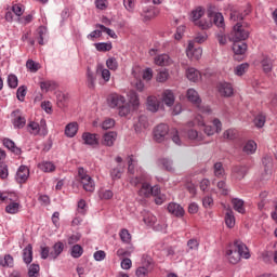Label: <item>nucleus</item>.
<instances>
[{
	"label": "nucleus",
	"mask_w": 277,
	"mask_h": 277,
	"mask_svg": "<svg viewBox=\"0 0 277 277\" xmlns=\"http://www.w3.org/2000/svg\"><path fill=\"white\" fill-rule=\"evenodd\" d=\"M248 68H250V64L242 63V64L236 66L234 72H235V75H237V77H242V75H246V72H248Z\"/></svg>",
	"instance_id": "nucleus-35"
},
{
	"label": "nucleus",
	"mask_w": 277,
	"mask_h": 277,
	"mask_svg": "<svg viewBox=\"0 0 277 277\" xmlns=\"http://www.w3.org/2000/svg\"><path fill=\"white\" fill-rule=\"evenodd\" d=\"M19 209H21V203H18L17 201H12L5 207L6 213H10L11 215L18 213Z\"/></svg>",
	"instance_id": "nucleus-34"
},
{
	"label": "nucleus",
	"mask_w": 277,
	"mask_h": 277,
	"mask_svg": "<svg viewBox=\"0 0 277 277\" xmlns=\"http://www.w3.org/2000/svg\"><path fill=\"white\" fill-rule=\"evenodd\" d=\"M265 121H266V117L263 114H259L254 118V124L255 127H258V129H263V127H265Z\"/></svg>",
	"instance_id": "nucleus-44"
},
{
	"label": "nucleus",
	"mask_w": 277,
	"mask_h": 277,
	"mask_svg": "<svg viewBox=\"0 0 277 277\" xmlns=\"http://www.w3.org/2000/svg\"><path fill=\"white\" fill-rule=\"evenodd\" d=\"M225 224L227 228H234L235 227V214L233 213V210L228 209L225 214Z\"/></svg>",
	"instance_id": "nucleus-31"
},
{
	"label": "nucleus",
	"mask_w": 277,
	"mask_h": 277,
	"mask_svg": "<svg viewBox=\"0 0 277 277\" xmlns=\"http://www.w3.org/2000/svg\"><path fill=\"white\" fill-rule=\"evenodd\" d=\"M12 12L15 14V16H23V14H25V9L22 4H14L12 6Z\"/></svg>",
	"instance_id": "nucleus-59"
},
{
	"label": "nucleus",
	"mask_w": 277,
	"mask_h": 277,
	"mask_svg": "<svg viewBox=\"0 0 277 277\" xmlns=\"http://www.w3.org/2000/svg\"><path fill=\"white\" fill-rule=\"evenodd\" d=\"M119 237L123 243H131V233H129V229H121Z\"/></svg>",
	"instance_id": "nucleus-41"
},
{
	"label": "nucleus",
	"mask_w": 277,
	"mask_h": 277,
	"mask_svg": "<svg viewBox=\"0 0 277 277\" xmlns=\"http://www.w3.org/2000/svg\"><path fill=\"white\" fill-rule=\"evenodd\" d=\"M40 88L45 92H53V90H57V82L51 80L43 81L40 82Z\"/></svg>",
	"instance_id": "nucleus-29"
},
{
	"label": "nucleus",
	"mask_w": 277,
	"mask_h": 277,
	"mask_svg": "<svg viewBox=\"0 0 277 277\" xmlns=\"http://www.w3.org/2000/svg\"><path fill=\"white\" fill-rule=\"evenodd\" d=\"M83 143L88 146H98V135L92 134L90 132H84L82 134Z\"/></svg>",
	"instance_id": "nucleus-9"
},
{
	"label": "nucleus",
	"mask_w": 277,
	"mask_h": 277,
	"mask_svg": "<svg viewBox=\"0 0 277 277\" xmlns=\"http://www.w3.org/2000/svg\"><path fill=\"white\" fill-rule=\"evenodd\" d=\"M62 252H64V242L58 241L52 247V251L50 252V259H52V261H55V259H57V256H60Z\"/></svg>",
	"instance_id": "nucleus-16"
},
{
	"label": "nucleus",
	"mask_w": 277,
	"mask_h": 277,
	"mask_svg": "<svg viewBox=\"0 0 277 277\" xmlns=\"http://www.w3.org/2000/svg\"><path fill=\"white\" fill-rule=\"evenodd\" d=\"M232 205L238 213H246V208H243V200L234 198L232 199Z\"/></svg>",
	"instance_id": "nucleus-33"
},
{
	"label": "nucleus",
	"mask_w": 277,
	"mask_h": 277,
	"mask_svg": "<svg viewBox=\"0 0 277 277\" xmlns=\"http://www.w3.org/2000/svg\"><path fill=\"white\" fill-rule=\"evenodd\" d=\"M8 83L10 88H18V77H16V75H9L8 77Z\"/></svg>",
	"instance_id": "nucleus-54"
},
{
	"label": "nucleus",
	"mask_w": 277,
	"mask_h": 277,
	"mask_svg": "<svg viewBox=\"0 0 277 277\" xmlns=\"http://www.w3.org/2000/svg\"><path fill=\"white\" fill-rule=\"evenodd\" d=\"M226 254L229 263H232V265H237V263L241 261V258L248 259L250 256V251H248L246 243L241 242V240H236L233 248L227 250Z\"/></svg>",
	"instance_id": "nucleus-1"
},
{
	"label": "nucleus",
	"mask_w": 277,
	"mask_h": 277,
	"mask_svg": "<svg viewBox=\"0 0 277 277\" xmlns=\"http://www.w3.org/2000/svg\"><path fill=\"white\" fill-rule=\"evenodd\" d=\"M28 129H30L31 131H29L31 133V135H40V123L30 121L28 123Z\"/></svg>",
	"instance_id": "nucleus-48"
},
{
	"label": "nucleus",
	"mask_w": 277,
	"mask_h": 277,
	"mask_svg": "<svg viewBox=\"0 0 277 277\" xmlns=\"http://www.w3.org/2000/svg\"><path fill=\"white\" fill-rule=\"evenodd\" d=\"M106 66L109 70H118V61L116 57H110L106 61Z\"/></svg>",
	"instance_id": "nucleus-51"
},
{
	"label": "nucleus",
	"mask_w": 277,
	"mask_h": 277,
	"mask_svg": "<svg viewBox=\"0 0 277 277\" xmlns=\"http://www.w3.org/2000/svg\"><path fill=\"white\" fill-rule=\"evenodd\" d=\"M130 103L134 108L140 107V96H137V93L133 91L130 93Z\"/></svg>",
	"instance_id": "nucleus-56"
},
{
	"label": "nucleus",
	"mask_w": 277,
	"mask_h": 277,
	"mask_svg": "<svg viewBox=\"0 0 277 277\" xmlns=\"http://www.w3.org/2000/svg\"><path fill=\"white\" fill-rule=\"evenodd\" d=\"M0 265H2V267H13L14 258H12L10 254L4 255V259L0 262Z\"/></svg>",
	"instance_id": "nucleus-46"
},
{
	"label": "nucleus",
	"mask_w": 277,
	"mask_h": 277,
	"mask_svg": "<svg viewBox=\"0 0 277 277\" xmlns=\"http://www.w3.org/2000/svg\"><path fill=\"white\" fill-rule=\"evenodd\" d=\"M83 254V248L80 245H75L71 248V256L74 259H79Z\"/></svg>",
	"instance_id": "nucleus-47"
},
{
	"label": "nucleus",
	"mask_w": 277,
	"mask_h": 277,
	"mask_svg": "<svg viewBox=\"0 0 277 277\" xmlns=\"http://www.w3.org/2000/svg\"><path fill=\"white\" fill-rule=\"evenodd\" d=\"M170 78V72H168V69L161 70L158 72L156 80L158 83H166L168 79Z\"/></svg>",
	"instance_id": "nucleus-37"
},
{
	"label": "nucleus",
	"mask_w": 277,
	"mask_h": 277,
	"mask_svg": "<svg viewBox=\"0 0 277 277\" xmlns=\"http://www.w3.org/2000/svg\"><path fill=\"white\" fill-rule=\"evenodd\" d=\"M161 164L164 168V170H167V172H174V167L172 166V162L170 161V159L163 158L161 160Z\"/></svg>",
	"instance_id": "nucleus-60"
},
{
	"label": "nucleus",
	"mask_w": 277,
	"mask_h": 277,
	"mask_svg": "<svg viewBox=\"0 0 277 277\" xmlns=\"http://www.w3.org/2000/svg\"><path fill=\"white\" fill-rule=\"evenodd\" d=\"M168 211L172 215H175V217H183L185 215V210L179 203H169Z\"/></svg>",
	"instance_id": "nucleus-11"
},
{
	"label": "nucleus",
	"mask_w": 277,
	"mask_h": 277,
	"mask_svg": "<svg viewBox=\"0 0 277 277\" xmlns=\"http://www.w3.org/2000/svg\"><path fill=\"white\" fill-rule=\"evenodd\" d=\"M213 23L216 27H224V15H222V13H216L213 16Z\"/></svg>",
	"instance_id": "nucleus-49"
},
{
	"label": "nucleus",
	"mask_w": 277,
	"mask_h": 277,
	"mask_svg": "<svg viewBox=\"0 0 277 277\" xmlns=\"http://www.w3.org/2000/svg\"><path fill=\"white\" fill-rule=\"evenodd\" d=\"M95 49L102 52L111 51V43H96Z\"/></svg>",
	"instance_id": "nucleus-64"
},
{
	"label": "nucleus",
	"mask_w": 277,
	"mask_h": 277,
	"mask_svg": "<svg viewBox=\"0 0 277 277\" xmlns=\"http://www.w3.org/2000/svg\"><path fill=\"white\" fill-rule=\"evenodd\" d=\"M213 174L216 179H224L226 176V170H224L222 162H215L213 164Z\"/></svg>",
	"instance_id": "nucleus-22"
},
{
	"label": "nucleus",
	"mask_w": 277,
	"mask_h": 277,
	"mask_svg": "<svg viewBox=\"0 0 277 277\" xmlns=\"http://www.w3.org/2000/svg\"><path fill=\"white\" fill-rule=\"evenodd\" d=\"M210 186H211V181H209V179H203L199 183V189L201 192H208Z\"/></svg>",
	"instance_id": "nucleus-62"
},
{
	"label": "nucleus",
	"mask_w": 277,
	"mask_h": 277,
	"mask_svg": "<svg viewBox=\"0 0 277 277\" xmlns=\"http://www.w3.org/2000/svg\"><path fill=\"white\" fill-rule=\"evenodd\" d=\"M242 150L247 155H254V153H256V143L254 141L247 142Z\"/></svg>",
	"instance_id": "nucleus-32"
},
{
	"label": "nucleus",
	"mask_w": 277,
	"mask_h": 277,
	"mask_svg": "<svg viewBox=\"0 0 277 277\" xmlns=\"http://www.w3.org/2000/svg\"><path fill=\"white\" fill-rule=\"evenodd\" d=\"M143 222H145L147 226H153L155 222H157V216H155L154 214L147 213L144 215Z\"/></svg>",
	"instance_id": "nucleus-52"
},
{
	"label": "nucleus",
	"mask_w": 277,
	"mask_h": 277,
	"mask_svg": "<svg viewBox=\"0 0 277 277\" xmlns=\"http://www.w3.org/2000/svg\"><path fill=\"white\" fill-rule=\"evenodd\" d=\"M174 92H172V90L167 89L163 91L162 93V102L164 103V105H167L168 107H172V105H174Z\"/></svg>",
	"instance_id": "nucleus-15"
},
{
	"label": "nucleus",
	"mask_w": 277,
	"mask_h": 277,
	"mask_svg": "<svg viewBox=\"0 0 277 277\" xmlns=\"http://www.w3.org/2000/svg\"><path fill=\"white\" fill-rule=\"evenodd\" d=\"M138 196L141 198H150L154 196L156 205H163L166 202V195H161V188L159 186H150V184L144 182L138 189Z\"/></svg>",
	"instance_id": "nucleus-2"
},
{
	"label": "nucleus",
	"mask_w": 277,
	"mask_h": 277,
	"mask_svg": "<svg viewBox=\"0 0 277 277\" xmlns=\"http://www.w3.org/2000/svg\"><path fill=\"white\" fill-rule=\"evenodd\" d=\"M147 109L148 111H159V102L157 101V97L155 96H148L147 97Z\"/></svg>",
	"instance_id": "nucleus-27"
},
{
	"label": "nucleus",
	"mask_w": 277,
	"mask_h": 277,
	"mask_svg": "<svg viewBox=\"0 0 277 277\" xmlns=\"http://www.w3.org/2000/svg\"><path fill=\"white\" fill-rule=\"evenodd\" d=\"M186 77L189 81H193V83H196L201 79L200 71L194 67L187 69Z\"/></svg>",
	"instance_id": "nucleus-18"
},
{
	"label": "nucleus",
	"mask_w": 277,
	"mask_h": 277,
	"mask_svg": "<svg viewBox=\"0 0 277 277\" xmlns=\"http://www.w3.org/2000/svg\"><path fill=\"white\" fill-rule=\"evenodd\" d=\"M87 87L89 90H94L96 88V78L94 77V72L90 67L87 68Z\"/></svg>",
	"instance_id": "nucleus-25"
},
{
	"label": "nucleus",
	"mask_w": 277,
	"mask_h": 277,
	"mask_svg": "<svg viewBox=\"0 0 277 277\" xmlns=\"http://www.w3.org/2000/svg\"><path fill=\"white\" fill-rule=\"evenodd\" d=\"M187 135L189 140H196L197 142H202V135H199L198 131L196 130H188Z\"/></svg>",
	"instance_id": "nucleus-58"
},
{
	"label": "nucleus",
	"mask_w": 277,
	"mask_h": 277,
	"mask_svg": "<svg viewBox=\"0 0 277 277\" xmlns=\"http://www.w3.org/2000/svg\"><path fill=\"white\" fill-rule=\"evenodd\" d=\"M217 88L221 96L230 97L234 94L233 84L228 82H221Z\"/></svg>",
	"instance_id": "nucleus-8"
},
{
	"label": "nucleus",
	"mask_w": 277,
	"mask_h": 277,
	"mask_svg": "<svg viewBox=\"0 0 277 277\" xmlns=\"http://www.w3.org/2000/svg\"><path fill=\"white\" fill-rule=\"evenodd\" d=\"M97 72L102 74V79H104V81L106 82L111 79V72L109 71V69L103 68V65H97Z\"/></svg>",
	"instance_id": "nucleus-39"
},
{
	"label": "nucleus",
	"mask_w": 277,
	"mask_h": 277,
	"mask_svg": "<svg viewBox=\"0 0 277 277\" xmlns=\"http://www.w3.org/2000/svg\"><path fill=\"white\" fill-rule=\"evenodd\" d=\"M4 202H18V195L16 193H3Z\"/></svg>",
	"instance_id": "nucleus-42"
},
{
	"label": "nucleus",
	"mask_w": 277,
	"mask_h": 277,
	"mask_svg": "<svg viewBox=\"0 0 277 277\" xmlns=\"http://www.w3.org/2000/svg\"><path fill=\"white\" fill-rule=\"evenodd\" d=\"M195 25L200 29H211V27H213L211 19H200Z\"/></svg>",
	"instance_id": "nucleus-45"
},
{
	"label": "nucleus",
	"mask_w": 277,
	"mask_h": 277,
	"mask_svg": "<svg viewBox=\"0 0 277 277\" xmlns=\"http://www.w3.org/2000/svg\"><path fill=\"white\" fill-rule=\"evenodd\" d=\"M56 105L61 109H64V107H68V95L63 92H58L56 94Z\"/></svg>",
	"instance_id": "nucleus-23"
},
{
	"label": "nucleus",
	"mask_w": 277,
	"mask_h": 277,
	"mask_svg": "<svg viewBox=\"0 0 277 277\" xmlns=\"http://www.w3.org/2000/svg\"><path fill=\"white\" fill-rule=\"evenodd\" d=\"M77 131H79V124H77V122L68 123L65 128V135L67 137H75L77 135Z\"/></svg>",
	"instance_id": "nucleus-24"
},
{
	"label": "nucleus",
	"mask_w": 277,
	"mask_h": 277,
	"mask_svg": "<svg viewBox=\"0 0 277 277\" xmlns=\"http://www.w3.org/2000/svg\"><path fill=\"white\" fill-rule=\"evenodd\" d=\"M171 140L176 144L177 146H181V136H179V130L172 129L170 131Z\"/></svg>",
	"instance_id": "nucleus-55"
},
{
	"label": "nucleus",
	"mask_w": 277,
	"mask_h": 277,
	"mask_svg": "<svg viewBox=\"0 0 277 277\" xmlns=\"http://www.w3.org/2000/svg\"><path fill=\"white\" fill-rule=\"evenodd\" d=\"M27 179H29V168L21 166L16 173V181L17 183H26Z\"/></svg>",
	"instance_id": "nucleus-12"
},
{
	"label": "nucleus",
	"mask_w": 277,
	"mask_h": 277,
	"mask_svg": "<svg viewBox=\"0 0 277 277\" xmlns=\"http://www.w3.org/2000/svg\"><path fill=\"white\" fill-rule=\"evenodd\" d=\"M40 276V265L31 264L28 268V277H38Z\"/></svg>",
	"instance_id": "nucleus-40"
},
{
	"label": "nucleus",
	"mask_w": 277,
	"mask_h": 277,
	"mask_svg": "<svg viewBox=\"0 0 277 277\" xmlns=\"http://www.w3.org/2000/svg\"><path fill=\"white\" fill-rule=\"evenodd\" d=\"M77 181L80 183L82 189L84 192H89L92 194L94 189H96V184L94 183V180L90 174H88V171L83 169V167L78 168V175H77Z\"/></svg>",
	"instance_id": "nucleus-3"
},
{
	"label": "nucleus",
	"mask_w": 277,
	"mask_h": 277,
	"mask_svg": "<svg viewBox=\"0 0 277 277\" xmlns=\"http://www.w3.org/2000/svg\"><path fill=\"white\" fill-rule=\"evenodd\" d=\"M186 96L188 101H190V103H194L195 105H200L201 101L200 95H198V91L194 89H188Z\"/></svg>",
	"instance_id": "nucleus-26"
},
{
	"label": "nucleus",
	"mask_w": 277,
	"mask_h": 277,
	"mask_svg": "<svg viewBox=\"0 0 277 277\" xmlns=\"http://www.w3.org/2000/svg\"><path fill=\"white\" fill-rule=\"evenodd\" d=\"M136 129H148V117L141 115L136 123Z\"/></svg>",
	"instance_id": "nucleus-43"
},
{
	"label": "nucleus",
	"mask_w": 277,
	"mask_h": 277,
	"mask_svg": "<svg viewBox=\"0 0 277 277\" xmlns=\"http://www.w3.org/2000/svg\"><path fill=\"white\" fill-rule=\"evenodd\" d=\"M39 168L43 172H53L55 170V164H53V162H43L39 164Z\"/></svg>",
	"instance_id": "nucleus-50"
},
{
	"label": "nucleus",
	"mask_w": 277,
	"mask_h": 277,
	"mask_svg": "<svg viewBox=\"0 0 277 277\" xmlns=\"http://www.w3.org/2000/svg\"><path fill=\"white\" fill-rule=\"evenodd\" d=\"M3 146H5V148L11 150V153H13L14 155H21V153H23V150L16 146V143H14V141L10 138L3 140Z\"/></svg>",
	"instance_id": "nucleus-20"
},
{
	"label": "nucleus",
	"mask_w": 277,
	"mask_h": 277,
	"mask_svg": "<svg viewBox=\"0 0 277 277\" xmlns=\"http://www.w3.org/2000/svg\"><path fill=\"white\" fill-rule=\"evenodd\" d=\"M23 261L26 265H29L34 261V247L31 245H27L23 250Z\"/></svg>",
	"instance_id": "nucleus-19"
},
{
	"label": "nucleus",
	"mask_w": 277,
	"mask_h": 277,
	"mask_svg": "<svg viewBox=\"0 0 277 277\" xmlns=\"http://www.w3.org/2000/svg\"><path fill=\"white\" fill-rule=\"evenodd\" d=\"M201 16H205V9L202 6H197L192 11V21L195 25L200 22Z\"/></svg>",
	"instance_id": "nucleus-28"
},
{
	"label": "nucleus",
	"mask_w": 277,
	"mask_h": 277,
	"mask_svg": "<svg viewBox=\"0 0 277 277\" xmlns=\"http://www.w3.org/2000/svg\"><path fill=\"white\" fill-rule=\"evenodd\" d=\"M16 96L23 103V101H25V96H27V87L25 85L19 87L17 89Z\"/></svg>",
	"instance_id": "nucleus-53"
},
{
	"label": "nucleus",
	"mask_w": 277,
	"mask_h": 277,
	"mask_svg": "<svg viewBox=\"0 0 277 277\" xmlns=\"http://www.w3.org/2000/svg\"><path fill=\"white\" fill-rule=\"evenodd\" d=\"M233 51L235 55H243L248 51V44L235 40L233 44Z\"/></svg>",
	"instance_id": "nucleus-21"
},
{
	"label": "nucleus",
	"mask_w": 277,
	"mask_h": 277,
	"mask_svg": "<svg viewBox=\"0 0 277 277\" xmlns=\"http://www.w3.org/2000/svg\"><path fill=\"white\" fill-rule=\"evenodd\" d=\"M37 35L39 36L38 43L42 47L44 45V36H47V27L45 26H39L37 28Z\"/></svg>",
	"instance_id": "nucleus-38"
},
{
	"label": "nucleus",
	"mask_w": 277,
	"mask_h": 277,
	"mask_svg": "<svg viewBox=\"0 0 277 277\" xmlns=\"http://www.w3.org/2000/svg\"><path fill=\"white\" fill-rule=\"evenodd\" d=\"M202 205H203L205 209H211L213 207V197L212 196L203 197Z\"/></svg>",
	"instance_id": "nucleus-61"
},
{
	"label": "nucleus",
	"mask_w": 277,
	"mask_h": 277,
	"mask_svg": "<svg viewBox=\"0 0 277 277\" xmlns=\"http://www.w3.org/2000/svg\"><path fill=\"white\" fill-rule=\"evenodd\" d=\"M26 68H28L30 72H38L40 70V63H36L34 60H28L26 62Z\"/></svg>",
	"instance_id": "nucleus-36"
},
{
	"label": "nucleus",
	"mask_w": 277,
	"mask_h": 277,
	"mask_svg": "<svg viewBox=\"0 0 277 277\" xmlns=\"http://www.w3.org/2000/svg\"><path fill=\"white\" fill-rule=\"evenodd\" d=\"M233 36L236 41L248 40L250 38V30L246 29L241 23H237L234 26Z\"/></svg>",
	"instance_id": "nucleus-5"
},
{
	"label": "nucleus",
	"mask_w": 277,
	"mask_h": 277,
	"mask_svg": "<svg viewBox=\"0 0 277 277\" xmlns=\"http://www.w3.org/2000/svg\"><path fill=\"white\" fill-rule=\"evenodd\" d=\"M217 189H220L222 196H228V187L226 186V182L225 181H220L216 184Z\"/></svg>",
	"instance_id": "nucleus-57"
},
{
	"label": "nucleus",
	"mask_w": 277,
	"mask_h": 277,
	"mask_svg": "<svg viewBox=\"0 0 277 277\" xmlns=\"http://www.w3.org/2000/svg\"><path fill=\"white\" fill-rule=\"evenodd\" d=\"M186 55L192 61H198L202 57V48H194V43L189 42L186 49Z\"/></svg>",
	"instance_id": "nucleus-7"
},
{
	"label": "nucleus",
	"mask_w": 277,
	"mask_h": 277,
	"mask_svg": "<svg viewBox=\"0 0 277 277\" xmlns=\"http://www.w3.org/2000/svg\"><path fill=\"white\" fill-rule=\"evenodd\" d=\"M107 102L111 109H118L119 107H122L124 103H127V98L118 93H111L108 95Z\"/></svg>",
	"instance_id": "nucleus-6"
},
{
	"label": "nucleus",
	"mask_w": 277,
	"mask_h": 277,
	"mask_svg": "<svg viewBox=\"0 0 277 277\" xmlns=\"http://www.w3.org/2000/svg\"><path fill=\"white\" fill-rule=\"evenodd\" d=\"M233 172L236 179H238V181H241V179H245L246 174H248V168L243 166H238L234 168Z\"/></svg>",
	"instance_id": "nucleus-30"
},
{
	"label": "nucleus",
	"mask_w": 277,
	"mask_h": 277,
	"mask_svg": "<svg viewBox=\"0 0 277 277\" xmlns=\"http://www.w3.org/2000/svg\"><path fill=\"white\" fill-rule=\"evenodd\" d=\"M13 116V124L15 127V129H23V127H25V124L27 123V120L25 119V117L21 116V110H15L12 113Z\"/></svg>",
	"instance_id": "nucleus-10"
},
{
	"label": "nucleus",
	"mask_w": 277,
	"mask_h": 277,
	"mask_svg": "<svg viewBox=\"0 0 277 277\" xmlns=\"http://www.w3.org/2000/svg\"><path fill=\"white\" fill-rule=\"evenodd\" d=\"M230 18L235 23H237L238 21H243V13H241L239 11H232L230 12Z\"/></svg>",
	"instance_id": "nucleus-63"
},
{
	"label": "nucleus",
	"mask_w": 277,
	"mask_h": 277,
	"mask_svg": "<svg viewBox=\"0 0 277 277\" xmlns=\"http://www.w3.org/2000/svg\"><path fill=\"white\" fill-rule=\"evenodd\" d=\"M118 138V133L114 131L106 132L103 135L102 144L103 146H114V143Z\"/></svg>",
	"instance_id": "nucleus-13"
},
{
	"label": "nucleus",
	"mask_w": 277,
	"mask_h": 277,
	"mask_svg": "<svg viewBox=\"0 0 277 277\" xmlns=\"http://www.w3.org/2000/svg\"><path fill=\"white\" fill-rule=\"evenodd\" d=\"M170 133V127L166 123H160L154 129V140L161 144L166 141V136Z\"/></svg>",
	"instance_id": "nucleus-4"
},
{
	"label": "nucleus",
	"mask_w": 277,
	"mask_h": 277,
	"mask_svg": "<svg viewBox=\"0 0 277 277\" xmlns=\"http://www.w3.org/2000/svg\"><path fill=\"white\" fill-rule=\"evenodd\" d=\"M156 66H171L172 58L168 54H160L154 58Z\"/></svg>",
	"instance_id": "nucleus-14"
},
{
	"label": "nucleus",
	"mask_w": 277,
	"mask_h": 277,
	"mask_svg": "<svg viewBox=\"0 0 277 277\" xmlns=\"http://www.w3.org/2000/svg\"><path fill=\"white\" fill-rule=\"evenodd\" d=\"M261 66L263 68V72L268 75V72H272L274 69V60H272L269 56H264L261 61Z\"/></svg>",
	"instance_id": "nucleus-17"
}]
</instances>
